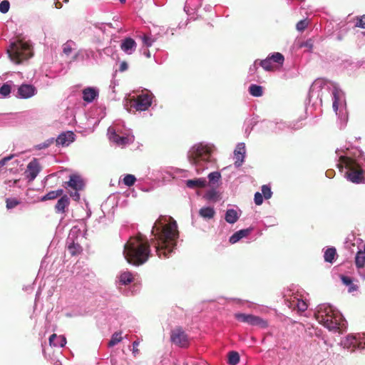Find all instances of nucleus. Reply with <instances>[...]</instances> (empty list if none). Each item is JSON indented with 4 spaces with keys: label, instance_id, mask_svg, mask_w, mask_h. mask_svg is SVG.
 <instances>
[{
    "label": "nucleus",
    "instance_id": "423d86ee",
    "mask_svg": "<svg viewBox=\"0 0 365 365\" xmlns=\"http://www.w3.org/2000/svg\"><path fill=\"white\" fill-rule=\"evenodd\" d=\"M7 53L14 63L20 64L32 56V46L29 41L16 40L11 43Z\"/></svg>",
    "mask_w": 365,
    "mask_h": 365
},
{
    "label": "nucleus",
    "instance_id": "4be33fe9",
    "mask_svg": "<svg viewBox=\"0 0 365 365\" xmlns=\"http://www.w3.org/2000/svg\"><path fill=\"white\" fill-rule=\"evenodd\" d=\"M360 338H357L356 335L349 334L342 341L341 344L344 348L349 349L352 347L354 349L359 348V343Z\"/></svg>",
    "mask_w": 365,
    "mask_h": 365
},
{
    "label": "nucleus",
    "instance_id": "a18cd8bd",
    "mask_svg": "<svg viewBox=\"0 0 365 365\" xmlns=\"http://www.w3.org/2000/svg\"><path fill=\"white\" fill-rule=\"evenodd\" d=\"M123 183L127 186H132L136 181V178L133 175L128 174L123 178Z\"/></svg>",
    "mask_w": 365,
    "mask_h": 365
},
{
    "label": "nucleus",
    "instance_id": "6e6d98bb",
    "mask_svg": "<svg viewBox=\"0 0 365 365\" xmlns=\"http://www.w3.org/2000/svg\"><path fill=\"white\" fill-rule=\"evenodd\" d=\"M356 26L361 29H365V15L357 18Z\"/></svg>",
    "mask_w": 365,
    "mask_h": 365
},
{
    "label": "nucleus",
    "instance_id": "052dcab7",
    "mask_svg": "<svg viewBox=\"0 0 365 365\" xmlns=\"http://www.w3.org/2000/svg\"><path fill=\"white\" fill-rule=\"evenodd\" d=\"M13 155H11L9 156H7V157H5L4 158H2L1 160H0V170L1 169L2 167H4L5 165V164L9 161L10 160H11L13 158Z\"/></svg>",
    "mask_w": 365,
    "mask_h": 365
},
{
    "label": "nucleus",
    "instance_id": "9d476101",
    "mask_svg": "<svg viewBox=\"0 0 365 365\" xmlns=\"http://www.w3.org/2000/svg\"><path fill=\"white\" fill-rule=\"evenodd\" d=\"M304 292H299L297 290L295 293H292L290 299L287 301L289 303L288 306L290 308H297L299 312H304L307 309V304L306 302V295Z\"/></svg>",
    "mask_w": 365,
    "mask_h": 365
},
{
    "label": "nucleus",
    "instance_id": "7c9ffc66",
    "mask_svg": "<svg viewBox=\"0 0 365 365\" xmlns=\"http://www.w3.org/2000/svg\"><path fill=\"white\" fill-rule=\"evenodd\" d=\"M215 210L212 207H202L200 211V215L205 219H211L215 215Z\"/></svg>",
    "mask_w": 365,
    "mask_h": 365
},
{
    "label": "nucleus",
    "instance_id": "a19ab883",
    "mask_svg": "<svg viewBox=\"0 0 365 365\" xmlns=\"http://www.w3.org/2000/svg\"><path fill=\"white\" fill-rule=\"evenodd\" d=\"M207 178L209 179L210 183L214 185L220 181L221 178V174L219 172H212L208 175Z\"/></svg>",
    "mask_w": 365,
    "mask_h": 365
},
{
    "label": "nucleus",
    "instance_id": "b1692460",
    "mask_svg": "<svg viewBox=\"0 0 365 365\" xmlns=\"http://www.w3.org/2000/svg\"><path fill=\"white\" fill-rule=\"evenodd\" d=\"M340 279L342 284L346 286L349 293L354 292L358 289V286L353 282L351 277L346 275H340Z\"/></svg>",
    "mask_w": 365,
    "mask_h": 365
},
{
    "label": "nucleus",
    "instance_id": "4c0bfd02",
    "mask_svg": "<svg viewBox=\"0 0 365 365\" xmlns=\"http://www.w3.org/2000/svg\"><path fill=\"white\" fill-rule=\"evenodd\" d=\"M240 361V355L237 351H230L228 354V364L237 365Z\"/></svg>",
    "mask_w": 365,
    "mask_h": 365
},
{
    "label": "nucleus",
    "instance_id": "774afa93",
    "mask_svg": "<svg viewBox=\"0 0 365 365\" xmlns=\"http://www.w3.org/2000/svg\"><path fill=\"white\" fill-rule=\"evenodd\" d=\"M144 55L147 57V58H150V51H146L144 52Z\"/></svg>",
    "mask_w": 365,
    "mask_h": 365
},
{
    "label": "nucleus",
    "instance_id": "c03bdc74",
    "mask_svg": "<svg viewBox=\"0 0 365 365\" xmlns=\"http://www.w3.org/2000/svg\"><path fill=\"white\" fill-rule=\"evenodd\" d=\"M143 44L147 47H150L155 41V38L149 35H143L140 37Z\"/></svg>",
    "mask_w": 365,
    "mask_h": 365
},
{
    "label": "nucleus",
    "instance_id": "e2e57ef3",
    "mask_svg": "<svg viewBox=\"0 0 365 365\" xmlns=\"http://www.w3.org/2000/svg\"><path fill=\"white\" fill-rule=\"evenodd\" d=\"M139 345V341H135L133 342V353L135 356L138 353V346Z\"/></svg>",
    "mask_w": 365,
    "mask_h": 365
},
{
    "label": "nucleus",
    "instance_id": "37998d69",
    "mask_svg": "<svg viewBox=\"0 0 365 365\" xmlns=\"http://www.w3.org/2000/svg\"><path fill=\"white\" fill-rule=\"evenodd\" d=\"M251 314H242V313H236L235 314V319H237L238 321L247 323L250 324V320Z\"/></svg>",
    "mask_w": 365,
    "mask_h": 365
},
{
    "label": "nucleus",
    "instance_id": "f257e3e1",
    "mask_svg": "<svg viewBox=\"0 0 365 365\" xmlns=\"http://www.w3.org/2000/svg\"><path fill=\"white\" fill-rule=\"evenodd\" d=\"M152 234V244L159 257H168L176 246L178 238L177 222L171 217L161 216L155 222Z\"/></svg>",
    "mask_w": 365,
    "mask_h": 365
},
{
    "label": "nucleus",
    "instance_id": "393cba45",
    "mask_svg": "<svg viewBox=\"0 0 365 365\" xmlns=\"http://www.w3.org/2000/svg\"><path fill=\"white\" fill-rule=\"evenodd\" d=\"M185 184L189 188H195V187H205L207 185V180L204 178L193 179V180H187L185 182Z\"/></svg>",
    "mask_w": 365,
    "mask_h": 365
},
{
    "label": "nucleus",
    "instance_id": "473e14b6",
    "mask_svg": "<svg viewBox=\"0 0 365 365\" xmlns=\"http://www.w3.org/2000/svg\"><path fill=\"white\" fill-rule=\"evenodd\" d=\"M249 92L252 96L260 97L263 94V88L261 86L252 84L249 87Z\"/></svg>",
    "mask_w": 365,
    "mask_h": 365
},
{
    "label": "nucleus",
    "instance_id": "603ef678",
    "mask_svg": "<svg viewBox=\"0 0 365 365\" xmlns=\"http://www.w3.org/2000/svg\"><path fill=\"white\" fill-rule=\"evenodd\" d=\"M308 26V21L306 19L299 21L297 25L296 29L299 31H303Z\"/></svg>",
    "mask_w": 365,
    "mask_h": 365
},
{
    "label": "nucleus",
    "instance_id": "bf43d9fd",
    "mask_svg": "<svg viewBox=\"0 0 365 365\" xmlns=\"http://www.w3.org/2000/svg\"><path fill=\"white\" fill-rule=\"evenodd\" d=\"M357 338H360V341H358L359 343V348H361V349H364L365 347V334H357Z\"/></svg>",
    "mask_w": 365,
    "mask_h": 365
},
{
    "label": "nucleus",
    "instance_id": "338daca9",
    "mask_svg": "<svg viewBox=\"0 0 365 365\" xmlns=\"http://www.w3.org/2000/svg\"><path fill=\"white\" fill-rule=\"evenodd\" d=\"M57 1L55 3L56 4V8H60L61 7V4H60V0H56ZM64 2L67 3L68 1V0H63Z\"/></svg>",
    "mask_w": 365,
    "mask_h": 365
},
{
    "label": "nucleus",
    "instance_id": "864d4df0",
    "mask_svg": "<svg viewBox=\"0 0 365 365\" xmlns=\"http://www.w3.org/2000/svg\"><path fill=\"white\" fill-rule=\"evenodd\" d=\"M9 6H10V4H9V2L8 1H6V0L2 1L0 3V11L2 14L7 13L9 9Z\"/></svg>",
    "mask_w": 365,
    "mask_h": 365
},
{
    "label": "nucleus",
    "instance_id": "6e6552de",
    "mask_svg": "<svg viewBox=\"0 0 365 365\" xmlns=\"http://www.w3.org/2000/svg\"><path fill=\"white\" fill-rule=\"evenodd\" d=\"M108 136L110 141L118 146L124 147L134 141V135L131 134L121 135L115 126H110L108 129Z\"/></svg>",
    "mask_w": 365,
    "mask_h": 365
},
{
    "label": "nucleus",
    "instance_id": "c756f323",
    "mask_svg": "<svg viewBox=\"0 0 365 365\" xmlns=\"http://www.w3.org/2000/svg\"><path fill=\"white\" fill-rule=\"evenodd\" d=\"M225 220L230 223L233 224L236 222L239 218V215L237 210L234 209H228L225 213Z\"/></svg>",
    "mask_w": 365,
    "mask_h": 365
},
{
    "label": "nucleus",
    "instance_id": "f03ea898",
    "mask_svg": "<svg viewBox=\"0 0 365 365\" xmlns=\"http://www.w3.org/2000/svg\"><path fill=\"white\" fill-rule=\"evenodd\" d=\"M341 150L337 149L336 153L339 156V165L344 167L346 178L356 184L365 183V155L363 152L355 148L353 152H347L346 155L339 154Z\"/></svg>",
    "mask_w": 365,
    "mask_h": 365
},
{
    "label": "nucleus",
    "instance_id": "aec40b11",
    "mask_svg": "<svg viewBox=\"0 0 365 365\" xmlns=\"http://www.w3.org/2000/svg\"><path fill=\"white\" fill-rule=\"evenodd\" d=\"M136 46L135 41L132 38L128 37L122 41L120 48L126 54L130 55L135 51Z\"/></svg>",
    "mask_w": 365,
    "mask_h": 365
},
{
    "label": "nucleus",
    "instance_id": "13d9d810",
    "mask_svg": "<svg viewBox=\"0 0 365 365\" xmlns=\"http://www.w3.org/2000/svg\"><path fill=\"white\" fill-rule=\"evenodd\" d=\"M245 126H246L245 128V133H247V135H249L252 129V126H253L252 120H246Z\"/></svg>",
    "mask_w": 365,
    "mask_h": 365
},
{
    "label": "nucleus",
    "instance_id": "ddd939ff",
    "mask_svg": "<svg viewBox=\"0 0 365 365\" xmlns=\"http://www.w3.org/2000/svg\"><path fill=\"white\" fill-rule=\"evenodd\" d=\"M170 340L172 343L180 347H187L189 345L188 337L181 329H175L172 331Z\"/></svg>",
    "mask_w": 365,
    "mask_h": 365
},
{
    "label": "nucleus",
    "instance_id": "20e7f679",
    "mask_svg": "<svg viewBox=\"0 0 365 365\" xmlns=\"http://www.w3.org/2000/svg\"><path fill=\"white\" fill-rule=\"evenodd\" d=\"M214 147L210 144L200 143L194 145L189 150L187 157L190 164L195 167L196 173L200 174L207 168L206 164L212 161Z\"/></svg>",
    "mask_w": 365,
    "mask_h": 365
},
{
    "label": "nucleus",
    "instance_id": "f3484780",
    "mask_svg": "<svg viewBox=\"0 0 365 365\" xmlns=\"http://www.w3.org/2000/svg\"><path fill=\"white\" fill-rule=\"evenodd\" d=\"M36 88L30 84H22L18 88V96L20 98H29L35 96Z\"/></svg>",
    "mask_w": 365,
    "mask_h": 365
},
{
    "label": "nucleus",
    "instance_id": "dca6fc26",
    "mask_svg": "<svg viewBox=\"0 0 365 365\" xmlns=\"http://www.w3.org/2000/svg\"><path fill=\"white\" fill-rule=\"evenodd\" d=\"M245 144L244 143H238L234 150V155L235 158V166L236 168H240L243 164L245 161Z\"/></svg>",
    "mask_w": 365,
    "mask_h": 365
},
{
    "label": "nucleus",
    "instance_id": "4d7b16f0",
    "mask_svg": "<svg viewBox=\"0 0 365 365\" xmlns=\"http://www.w3.org/2000/svg\"><path fill=\"white\" fill-rule=\"evenodd\" d=\"M254 200L256 205H260L263 202V195H262V193L257 192L255 194Z\"/></svg>",
    "mask_w": 365,
    "mask_h": 365
},
{
    "label": "nucleus",
    "instance_id": "c9c22d12",
    "mask_svg": "<svg viewBox=\"0 0 365 365\" xmlns=\"http://www.w3.org/2000/svg\"><path fill=\"white\" fill-rule=\"evenodd\" d=\"M122 339H123L122 332H120H120H115L111 336V339L109 341V342L108 344V346L109 347L114 346L115 345H116L118 343H120L122 341Z\"/></svg>",
    "mask_w": 365,
    "mask_h": 365
},
{
    "label": "nucleus",
    "instance_id": "69168bd1",
    "mask_svg": "<svg viewBox=\"0 0 365 365\" xmlns=\"http://www.w3.org/2000/svg\"><path fill=\"white\" fill-rule=\"evenodd\" d=\"M118 85V82L116 80L113 79L110 82V87L113 89V92H114L115 87Z\"/></svg>",
    "mask_w": 365,
    "mask_h": 365
},
{
    "label": "nucleus",
    "instance_id": "a211bd4d",
    "mask_svg": "<svg viewBox=\"0 0 365 365\" xmlns=\"http://www.w3.org/2000/svg\"><path fill=\"white\" fill-rule=\"evenodd\" d=\"M83 99L86 103H92L98 97L99 90L96 87H87L82 91Z\"/></svg>",
    "mask_w": 365,
    "mask_h": 365
},
{
    "label": "nucleus",
    "instance_id": "bb28decb",
    "mask_svg": "<svg viewBox=\"0 0 365 365\" xmlns=\"http://www.w3.org/2000/svg\"><path fill=\"white\" fill-rule=\"evenodd\" d=\"M251 326L259 327L260 328H266L268 326L267 321L262 318L251 314L250 324Z\"/></svg>",
    "mask_w": 365,
    "mask_h": 365
},
{
    "label": "nucleus",
    "instance_id": "5701e85b",
    "mask_svg": "<svg viewBox=\"0 0 365 365\" xmlns=\"http://www.w3.org/2000/svg\"><path fill=\"white\" fill-rule=\"evenodd\" d=\"M66 344V339L63 335L53 334L49 337L50 346L54 347H63Z\"/></svg>",
    "mask_w": 365,
    "mask_h": 365
},
{
    "label": "nucleus",
    "instance_id": "6ab92c4d",
    "mask_svg": "<svg viewBox=\"0 0 365 365\" xmlns=\"http://www.w3.org/2000/svg\"><path fill=\"white\" fill-rule=\"evenodd\" d=\"M74 137L75 134L72 131H67L60 134L56 139V142L58 145L67 146L74 140Z\"/></svg>",
    "mask_w": 365,
    "mask_h": 365
},
{
    "label": "nucleus",
    "instance_id": "1a4fd4ad",
    "mask_svg": "<svg viewBox=\"0 0 365 365\" xmlns=\"http://www.w3.org/2000/svg\"><path fill=\"white\" fill-rule=\"evenodd\" d=\"M63 186L67 190H69V188L73 190V192H70L71 197L76 201L79 200L80 194L78 192L84 187V182L80 175L76 174L71 175L69 180L66 182Z\"/></svg>",
    "mask_w": 365,
    "mask_h": 365
},
{
    "label": "nucleus",
    "instance_id": "de8ad7c7",
    "mask_svg": "<svg viewBox=\"0 0 365 365\" xmlns=\"http://www.w3.org/2000/svg\"><path fill=\"white\" fill-rule=\"evenodd\" d=\"M74 43L71 41H68L63 45V52L66 55H69L72 52L73 46Z\"/></svg>",
    "mask_w": 365,
    "mask_h": 365
},
{
    "label": "nucleus",
    "instance_id": "79ce46f5",
    "mask_svg": "<svg viewBox=\"0 0 365 365\" xmlns=\"http://www.w3.org/2000/svg\"><path fill=\"white\" fill-rule=\"evenodd\" d=\"M251 314H242V313H236L235 314V319H237L238 321L247 323L250 324V320Z\"/></svg>",
    "mask_w": 365,
    "mask_h": 365
},
{
    "label": "nucleus",
    "instance_id": "ea45409f",
    "mask_svg": "<svg viewBox=\"0 0 365 365\" xmlns=\"http://www.w3.org/2000/svg\"><path fill=\"white\" fill-rule=\"evenodd\" d=\"M259 65L265 70V71H272L273 69V65L269 56H268L265 59L262 60L259 62Z\"/></svg>",
    "mask_w": 365,
    "mask_h": 365
},
{
    "label": "nucleus",
    "instance_id": "412c9836",
    "mask_svg": "<svg viewBox=\"0 0 365 365\" xmlns=\"http://www.w3.org/2000/svg\"><path fill=\"white\" fill-rule=\"evenodd\" d=\"M323 83H324V81L321 80V79L316 80L313 83V84L312 85V86L310 88L309 93V96L310 99H312L316 96L317 98H319V101H320V102H322L320 91L322 88Z\"/></svg>",
    "mask_w": 365,
    "mask_h": 365
},
{
    "label": "nucleus",
    "instance_id": "39448f33",
    "mask_svg": "<svg viewBox=\"0 0 365 365\" xmlns=\"http://www.w3.org/2000/svg\"><path fill=\"white\" fill-rule=\"evenodd\" d=\"M315 317L319 324L329 330L338 329L342 319L340 312L329 304L319 305Z\"/></svg>",
    "mask_w": 365,
    "mask_h": 365
},
{
    "label": "nucleus",
    "instance_id": "3c124183",
    "mask_svg": "<svg viewBox=\"0 0 365 365\" xmlns=\"http://www.w3.org/2000/svg\"><path fill=\"white\" fill-rule=\"evenodd\" d=\"M11 93V86L7 84L4 83L3 86L0 88V94L2 96V97H7Z\"/></svg>",
    "mask_w": 365,
    "mask_h": 365
},
{
    "label": "nucleus",
    "instance_id": "7ed1b4c3",
    "mask_svg": "<svg viewBox=\"0 0 365 365\" xmlns=\"http://www.w3.org/2000/svg\"><path fill=\"white\" fill-rule=\"evenodd\" d=\"M150 254V245L141 237H130L124 245V257L133 265L144 264L148 259Z\"/></svg>",
    "mask_w": 365,
    "mask_h": 365
},
{
    "label": "nucleus",
    "instance_id": "5fc2aeb1",
    "mask_svg": "<svg viewBox=\"0 0 365 365\" xmlns=\"http://www.w3.org/2000/svg\"><path fill=\"white\" fill-rule=\"evenodd\" d=\"M301 47H305L309 51H312L314 47V43L312 39H308L301 44Z\"/></svg>",
    "mask_w": 365,
    "mask_h": 365
},
{
    "label": "nucleus",
    "instance_id": "2f4dec72",
    "mask_svg": "<svg viewBox=\"0 0 365 365\" xmlns=\"http://www.w3.org/2000/svg\"><path fill=\"white\" fill-rule=\"evenodd\" d=\"M336 255V250L334 247L327 248L324 253V258L325 262L333 263Z\"/></svg>",
    "mask_w": 365,
    "mask_h": 365
},
{
    "label": "nucleus",
    "instance_id": "c85d7f7f",
    "mask_svg": "<svg viewBox=\"0 0 365 365\" xmlns=\"http://www.w3.org/2000/svg\"><path fill=\"white\" fill-rule=\"evenodd\" d=\"M119 282L123 285L130 284L133 280V274L130 272H123L118 276Z\"/></svg>",
    "mask_w": 365,
    "mask_h": 365
},
{
    "label": "nucleus",
    "instance_id": "8fccbe9b",
    "mask_svg": "<svg viewBox=\"0 0 365 365\" xmlns=\"http://www.w3.org/2000/svg\"><path fill=\"white\" fill-rule=\"evenodd\" d=\"M262 195L265 199H269L272 195L270 187L267 185H262Z\"/></svg>",
    "mask_w": 365,
    "mask_h": 365
},
{
    "label": "nucleus",
    "instance_id": "0e129e2a",
    "mask_svg": "<svg viewBox=\"0 0 365 365\" xmlns=\"http://www.w3.org/2000/svg\"><path fill=\"white\" fill-rule=\"evenodd\" d=\"M257 61H255L254 62V63L250 66V72H254L255 71L257 70Z\"/></svg>",
    "mask_w": 365,
    "mask_h": 365
},
{
    "label": "nucleus",
    "instance_id": "4468645a",
    "mask_svg": "<svg viewBox=\"0 0 365 365\" xmlns=\"http://www.w3.org/2000/svg\"><path fill=\"white\" fill-rule=\"evenodd\" d=\"M264 127L272 132L277 133L279 131H284L289 129H296L297 128L288 125L285 122L280 121H268L264 123Z\"/></svg>",
    "mask_w": 365,
    "mask_h": 365
},
{
    "label": "nucleus",
    "instance_id": "680f3d73",
    "mask_svg": "<svg viewBox=\"0 0 365 365\" xmlns=\"http://www.w3.org/2000/svg\"><path fill=\"white\" fill-rule=\"evenodd\" d=\"M128 63L125 61H122L120 63L119 71H120V72L125 71L128 69Z\"/></svg>",
    "mask_w": 365,
    "mask_h": 365
},
{
    "label": "nucleus",
    "instance_id": "49530a36",
    "mask_svg": "<svg viewBox=\"0 0 365 365\" xmlns=\"http://www.w3.org/2000/svg\"><path fill=\"white\" fill-rule=\"evenodd\" d=\"M53 142H54L53 138H48L43 143H39V144L35 145V148L36 150H42V149L46 148L49 147Z\"/></svg>",
    "mask_w": 365,
    "mask_h": 365
},
{
    "label": "nucleus",
    "instance_id": "f8f14e48",
    "mask_svg": "<svg viewBox=\"0 0 365 365\" xmlns=\"http://www.w3.org/2000/svg\"><path fill=\"white\" fill-rule=\"evenodd\" d=\"M153 97V94L150 92L140 94L136 97L133 107L137 110L145 111L152 105Z\"/></svg>",
    "mask_w": 365,
    "mask_h": 365
},
{
    "label": "nucleus",
    "instance_id": "f704fd0d",
    "mask_svg": "<svg viewBox=\"0 0 365 365\" xmlns=\"http://www.w3.org/2000/svg\"><path fill=\"white\" fill-rule=\"evenodd\" d=\"M355 264L358 269L365 267V253L364 252H357L355 257Z\"/></svg>",
    "mask_w": 365,
    "mask_h": 365
},
{
    "label": "nucleus",
    "instance_id": "a878e982",
    "mask_svg": "<svg viewBox=\"0 0 365 365\" xmlns=\"http://www.w3.org/2000/svg\"><path fill=\"white\" fill-rule=\"evenodd\" d=\"M250 232V230L249 229H244L240 230L236 232H235L229 239V241L231 244H235L237 242L241 239L247 237L249 233Z\"/></svg>",
    "mask_w": 365,
    "mask_h": 365
},
{
    "label": "nucleus",
    "instance_id": "58836bf2",
    "mask_svg": "<svg viewBox=\"0 0 365 365\" xmlns=\"http://www.w3.org/2000/svg\"><path fill=\"white\" fill-rule=\"evenodd\" d=\"M271 58L272 62L277 63L279 65H282L284 61V56L279 52H275L269 55Z\"/></svg>",
    "mask_w": 365,
    "mask_h": 365
},
{
    "label": "nucleus",
    "instance_id": "2eb2a0df",
    "mask_svg": "<svg viewBox=\"0 0 365 365\" xmlns=\"http://www.w3.org/2000/svg\"><path fill=\"white\" fill-rule=\"evenodd\" d=\"M41 170L38 160L34 158L27 165L25 174L29 181L34 180Z\"/></svg>",
    "mask_w": 365,
    "mask_h": 365
},
{
    "label": "nucleus",
    "instance_id": "09e8293b",
    "mask_svg": "<svg viewBox=\"0 0 365 365\" xmlns=\"http://www.w3.org/2000/svg\"><path fill=\"white\" fill-rule=\"evenodd\" d=\"M6 202L7 209L14 208L20 204V201L16 198H7Z\"/></svg>",
    "mask_w": 365,
    "mask_h": 365
},
{
    "label": "nucleus",
    "instance_id": "72a5a7b5",
    "mask_svg": "<svg viewBox=\"0 0 365 365\" xmlns=\"http://www.w3.org/2000/svg\"><path fill=\"white\" fill-rule=\"evenodd\" d=\"M63 192V190L62 189L50 191L41 197V201L56 199L57 197L61 195Z\"/></svg>",
    "mask_w": 365,
    "mask_h": 365
},
{
    "label": "nucleus",
    "instance_id": "9b49d317",
    "mask_svg": "<svg viewBox=\"0 0 365 365\" xmlns=\"http://www.w3.org/2000/svg\"><path fill=\"white\" fill-rule=\"evenodd\" d=\"M78 232H80L78 229L76 227L72 228L66 240L68 250L72 255H78L82 251V247L77 242V234Z\"/></svg>",
    "mask_w": 365,
    "mask_h": 365
},
{
    "label": "nucleus",
    "instance_id": "cd10ccee",
    "mask_svg": "<svg viewBox=\"0 0 365 365\" xmlns=\"http://www.w3.org/2000/svg\"><path fill=\"white\" fill-rule=\"evenodd\" d=\"M69 205V198L67 195L62 196L56 205V210L57 212H64L65 209Z\"/></svg>",
    "mask_w": 365,
    "mask_h": 365
},
{
    "label": "nucleus",
    "instance_id": "e433bc0d",
    "mask_svg": "<svg viewBox=\"0 0 365 365\" xmlns=\"http://www.w3.org/2000/svg\"><path fill=\"white\" fill-rule=\"evenodd\" d=\"M203 197L208 201H216L218 198V192L215 189L207 190Z\"/></svg>",
    "mask_w": 365,
    "mask_h": 365
},
{
    "label": "nucleus",
    "instance_id": "0eeeda50",
    "mask_svg": "<svg viewBox=\"0 0 365 365\" xmlns=\"http://www.w3.org/2000/svg\"><path fill=\"white\" fill-rule=\"evenodd\" d=\"M331 95L333 110L339 120L340 128H343L348 120L344 93L340 88L334 86L331 91Z\"/></svg>",
    "mask_w": 365,
    "mask_h": 365
}]
</instances>
